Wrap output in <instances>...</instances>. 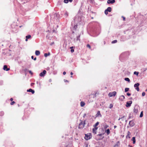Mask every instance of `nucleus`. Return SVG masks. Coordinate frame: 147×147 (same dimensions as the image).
<instances>
[{
    "instance_id": "obj_1",
    "label": "nucleus",
    "mask_w": 147,
    "mask_h": 147,
    "mask_svg": "<svg viewBox=\"0 0 147 147\" xmlns=\"http://www.w3.org/2000/svg\"><path fill=\"white\" fill-rule=\"evenodd\" d=\"M81 121V122L79 123L78 126V128L79 129H82L83 128L85 124V120H84V121H83L82 120H80Z\"/></svg>"
},
{
    "instance_id": "obj_53",
    "label": "nucleus",
    "mask_w": 147,
    "mask_h": 147,
    "mask_svg": "<svg viewBox=\"0 0 147 147\" xmlns=\"http://www.w3.org/2000/svg\"><path fill=\"white\" fill-rule=\"evenodd\" d=\"M63 74H66V72L65 71H64Z\"/></svg>"
},
{
    "instance_id": "obj_23",
    "label": "nucleus",
    "mask_w": 147,
    "mask_h": 147,
    "mask_svg": "<svg viewBox=\"0 0 147 147\" xmlns=\"http://www.w3.org/2000/svg\"><path fill=\"white\" fill-rule=\"evenodd\" d=\"M129 88H125V92H127L129 90Z\"/></svg>"
},
{
    "instance_id": "obj_38",
    "label": "nucleus",
    "mask_w": 147,
    "mask_h": 147,
    "mask_svg": "<svg viewBox=\"0 0 147 147\" xmlns=\"http://www.w3.org/2000/svg\"><path fill=\"white\" fill-rule=\"evenodd\" d=\"M70 51L71 53H73L74 52V49H71Z\"/></svg>"
},
{
    "instance_id": "obj_46",
    "label": "nucleus",
    "mask_w": 147,
    "mask_h": 147,
    "mask_svg": "<svg viewBox=\"0 0 147 147\" xmlns=\"http://www.w3.org/2000/svg\"><path fill=\"white\" fill-rule=\"evenodd\" d=\"M64 81L65 82H68V81L66 80H64Z\"/></svg>"
},
{
    "instance_id": "obj_10",
    "label": "nucleus",
    "mask_w": 147,
    "mask_h": 147,
    "mask_svg": "<svg viewBox=\"0 0 147 147\" xmlns=\"http://www.w3.org/2000/svg\"><path fill=\"white\" fill-rule=\"evenodd\" d=\"M98 127H94L92 129V132L94 134H96V130L97 129Z\"/></svg>"
},
{
    "instance_id": "obj_50",
    "label": "nucleus",
    "mask_w": 147,
    "mask_h": 147,
    "mask_svg": "<svg viewBox=\"0 0 147 147\" xmlns=\"http://www.w3.org/2000/svg\"><path fill=\"white\" fill-rule=\"evenodd\" d=\"M34 83H32L31 84V86H32L33 85H34Z\"/></svg>"
},
{
    "instance_id": "obj_9",
    "label": "nucleus",
    "mask_w": 147,
    "mask_h": 147,
    "mask_svg": "<svg viewBox=\"0 0 147 147\" xmlns=\"http://www.w3.org/2000/svg\"><path fill=\"white\" fill-rule=\"evenodd\" d=\"M124 98L125 96L123 95H121L120 96L119 100L121 101H123Z\"/></svg>"
},
{
    "instance_id": "obj_24",
    "label": "nucleus",
    "mask_w": 147,
    "mask_h": 147,
    "mask_svg": "<svg viewBox=\"0 0 147 147\" xmlns=\"http://www.w3.org/2000/svg\"><path fill=\"white\" fill-rule=\"evenodd\" d=\"M64 15H65V16L66 17H67L68 16V13L67 12H66L65 13Z\"/></svg>"
},
{
    "instance_id": "obj_52",
    "label": "nucleus",
    "mask_w": 147,
    "mask_h": 147,
    "mask_svg": "<svg viewBox=\"0 0 147 147\" xmlns=\"http://www.w3.org/2000/svg\"><path fill=\"white\" fill-rule=\"evenodd\" d=\"M101 136V134H99L97 135V136Z\"/></svg>"
},
{
    "instance_id": "obj_43",
    "label": "nucleus",
    "mask_w": 147,
    "mask_h": 147,
    "mask_svg": "<svg viewBox=\"0 0 147 147\" xmlns=\"http://www.w3.org/2000/svg\"><path fill=\"white\" fill-rule=\"evenodd\" d=\"M124 117V116H123L121 118H119V119H118V120H119L121 119H122Z\"/></svg>"
},
{
    "instance_id": "obj_35",
    "label": "nucleus",
    "mask_w": 147,
    "mask_h": 147,
    "mask_svg": "<svg viewBox=\"0 0 147 147\" xmlns=\"http://www.w3.org/2000/svg\"><path fill=\"white\" fill-rule=\"evenodd\" d=\"M145 93L143 92L142 93V96H144L145 95Z\"/></svg>"
},
{
    "instance_id": "obj_58",
    "label": "nucleus",
    "mask_w": 147,
    "mask_h": 147,
    "mask_svg": "<svg viewBox=\"0 0 147 147\" xmlns=\"http://www.w3.org/2000/svg\"><path fill=\"white\" fill-rule=\"evenodd\" d=\"M54 16H55L56 15V14H54Z\"/></svg>"
},
{
    "instance_id": "obj_48",
    "label": "nucleus",
    "mask_w": 147,
    "mask_h": 147,
    "mask_svg": "<svg viewBox=\"0 0 147 147\" xmlns=\"http://www.w3.org/2000/svg\"><path fill=\"white\" fill-rule=\"evenodd\" d=\"M73 1V0H68V1H69L70 2H71Z\"/></svg>"
},
{
    "instance_id": "obj_29",
    "label": "nucleus",
    "mask_w": 147,
    "mask_h": 147,
    "mask_svg": "<svg viewBox=\"0 0 147 147\" xmlns=\"http://www.w3.org/2000/svg\"><path fill=\"white\" fill-rule=\"evenodd\" d=\"M46 71L45 70H44L43 72H41L40 74H46Z\"/></svg>"
},
{
    "instance_id": "obj_34",
    "label": "nucleus",
    "mask_w": 147,
    "mask_h": 147,
    "mask_svg": "<svg viewBox=\"0 0 147 147\" xmlns=\"http://www.w3.org/2000/svg\"><path fill=\"white\" fill-rule=\"evenodd\" d=\"M87 47L89 48V49L91 48V47L89 44H88L87 45Z\"/></svg>"
},
{
    "instance_id": "obj_32",
    "label": "nucleus",
    "mask_w": 147,
    "mask_h": 147,
    "mask_svg": "<svg viewBox=\"0 0 147 147\" xmlns=\"http://www.w3.org/2000/svg\"><path fill=\"white\" fill-rule=\"evenodd\" d=\"M15 102L14 101H12V102L10 103V105H13L15 104Z\"/></svg>"
},
{
    "instance_id": "obj_16",
    "label": "nucleus",
    "mask_w": 147,
    "mask_h": 147,
    "mask_svg": "<svg viewBox=\"0 0 147 147\" xmlns=\"http://www.w3.org/2000/svg\"><path fill=\"white\" fill-rule=\"evenodd\" d=\"M35 55L37 56L39 55H40V53L38 51H36L35 52Z\"/></svg>"
},
{
    "instance_id": "obj_13",
    "label": "nucleus",
    "mask_w": 147,
    "mask_h": 147,
    "mask_svg": "<svg viewBox=\"0 0 147 147\" xmlns=\"http://www.w3.org/2000/svg\"><path fill=\"white\" fill-rule=\"evenodd\" d=\"M105 133H106L107 135H108L110 133V129H108L105 130Z\"/></svg>"
},
{
    "instance_id": "obj_20",
    "label": "nucleus",
    "mask_w": 147,
    "mask_h": 147,
    "mask_svg": "<svg viewBox=\"0 0 147 147\" xmlns=\"http://www.w3.org/2000/svg\"><path fill=\"white\" fill-rule=\"evenodd\" d=\"M130 133L129 131H128L127 132V135L126 136V138H127L128 137L130 138V137H129V135H130Z\"/></svg>"
},
{
    "instance_id": "obj_56",
    "label": "nucleus",
    "mask_w": 147,
    "mask_h": 147,
    "mask_svg": "<svg viewBox=\"0 0 147 147\" xmlns=\"http://www.w3.org/2000/svg\"><path fill=\"white\" fill-rule=\"evenodd\" d=\"M70 74H73V73L72 72H71Z\"/></svg>"
},
{
    "instance_id": "obj_18",
    "label": "nucleus",
    "mask_w": 147,
    "mask_h": 147,
    "mask_svg": "<svg viewBox=\"0 0 147 147\" xmlns=\"http://www.w3.org/2000/svg\"><path fill=\"white\" fill-rule=\"evenodd\" d=\"M132 140L133 141V144H135L136 143V140H135V137H133L132 138Z\"/></svg>"
},
{
    "instance_id": "obj_4",
    "label": "nucleus",
    "mask_w": 147,
    "mask_h": 147,
    "mask_svg": "<svg viewBox=\"0 0 147 147\" xmlns=\"http://www.w3.org/2000/svg\"><path fill=\"white\" fill-rule=\"evenodd\" d=\"M111 10V8L110 7H109L107 8V9H106L105 11V13L107 15L108 13V11L110 12Z\"/></svg>"
},
{
    "instance_id": "obj_45",
    "label": "nucleus",
    "mask_w": 147,
    "mask_h": 147,
    "mask_svg": "<svg viewBox=\"0 0 147 147\" xmlns=\"http://www.w3.org/2000/svg\"><path fill=\"white\" fill-rule=\"evenodd\" d=\"M10 100L11 101H12L13 100V99L12 98H11L10 99Z\"/></svg>"
},
{
    "instance_id": "obj_59",
    "label": "nucleus",
    "mask_w": 147,
    "mask_h": 147,
    "mask_svg": "<svg viewBox=\"0 0 147 147\" xmlns=\"http://www.w3.org/2000/svg\"><path fill=\"white\" fill-rule=\"evenodd\" d=\"M125 121H126V122H127V120H126Z\"/></svg>"
},
{
    "instance_id": "obj_12",
    "label": "nucleus",
    "mask_w": 147,
    "mask_h": 147,
    "mask_svg": "<svg viewBox=\"0 0 147 147\" xmlns=\"http://www.w3.org/2000/svg\"><path fill=\"white\" fill-rule=\"evenodd\" d=\"M3 69L4 70H6V71H7L9 70V68H7V66L6 65H5L4 66Z\"/></svg>"
},
{
    "instance_id": "obj_39",
    "label": "nucleus",
    "mask_w": 147,
    "mask_h": 147,
    "mask_svg": "<svg viewBox=\"0 0 147 147\" xmlns=\"http://www.w3.org/2000/svg\"><path fill=\"white\" fill-rule=\"evenodd\" d=\"M127 95L128 96H130L131 95V94L130 93H127Z\"/></svg>"
},
{
    "instance_id": "obj_30",
    "label": "nucleus",
    "mask_w": 147,
    "mask_h": 147,
    "mask_svg": "<svg viewBox=\"0 0 147 147\" xmlns=\"http://www.w3.org/2000/svg\"><path fill=\"white\" fill-rule=\"evenodd\" d=\"M143 116V111H142L141 113L140 114V117H142Z\"/></svg>"
},
{
    "instance_id": "obj_28",
    "label": "nucleus",
    "mask_w": 147,
    "mask_h": 147,
    "mask_svg": "<svg viewBox=\"0 0 147 147\" xmlns=\"http://www.w3.org/2000/svg\"><path fill=\"white\" fill-rule=\"evenodd\" d=\"M117 42V40H115L112 41V43H115Z\"/></svg>"
},
{
    "instance_id": "obj_31",
    "label": "nucleus",
    "mask_w": 147,
    "mask_h": 147,
    "mask_svg": "<svg viewBox=\"0 0 147 147\" xmlns=\"http://www.w3.org/2000/svg\"><path fill=\"white\" fill-rule=\"evenodd\" d=\"M31 58L32 59H33L34 61L36 60V57H35L34 58V56H32Z\"/></svg>"
},
{
    "instance_id": "obj_47",
    "label": "nucleus",
    "mask_w": 147,
    "mask_h": 147,
    "mask_svg": "<svg viewBox=\"0 0 147 147\" xmlns=\"http://www.w3.org/2000/svg\"><path fill=\"white\" fill-rule=\"evenodd\" d=\"M30 74H32L31 71H28Z\"/></svg>"
},
{
    "instance_id": "obj_27",
    "label": "nucleus",
    "mask_w": 147,
    "mask_h": 147,
    "mask_svg": "<svg viewBox=\"0 0 147 147\" xmlns=\"http://www.w3.org/2000/svg\"><path fill=\"white\" fill-rule=\"evenodd\" d=\"M109 125H105L104 126V129H106L108 127H109Z\"/></svg>"
},
{
    "instance_id": "obj_57",
    "label": "nucleus",
    "mask_w": 147,
    "mask_h": 147,
    "mask_svg": "<svg viewBox=\"0 0 147 147\" xmlns=\"http://www.w3.org/2000/svg\"><path fill=\"white\" fill-rule=\"evenodd\" d=\"M136 74V75L137 76H138V74Z\"/></svg>"
},
{
    "instance_id": "obj_49",
    "label": "nucleus",
    "mask_w": 147,
    "mask_h": 147,
    "mask_svg": "<svg viewBox=\"0 0 147 147\" xmlns=\"http://www.w3.org/2000/svg\"><path fill=\"white\" fill-rule=\"evenodd\" d=\"M134 74H138V72H137L136 71H134Z\"/></svg>"
},
{
    "instance_id": "obj_37",
    "label": "nucleus",
    "mask_w": 147,
    "mask_h": 147,
    "mask_svg": "<svg viewBox=\"0 0 147 147\" xmlns=\"http://www.w3.org/2000/svg\"><path fill=\"white\" fill-rule=\"evenodd\" d=\"M94 32L96 34L95 36H97L98 35L100 34V33L98 32V33H96V32Z\"/></svg>"
},
{
    "instance_id": "obj_54",
    "label": "nucleus",
    "mask_w": 147,
    "mask_h": 147,
    "mask_svg": "<svg viewBox=\"0 0 147 147\" xmlns=\"http://www.w3.org/2000/svg\"><path fill=\"white\" fill-rule=\"evenodd\" d=\"M49 81L50 82H51V79L49 80Z\"/></svg>"
},
{
    "instance_id": "obj_21",
    "label": "nucleus",
    "mask_w": 147,
    "mask_h": 147,
    "mask_svg": "<svg viewBox=\"0 0 147 147\" xmlns=\"http://www.w3.org/2000/svg\"><path fill=\"white\" fill-rule=\"evenodd\" d=\"M50 55V54L49 53H45L44 54V56L45 57H47V56H49V55Z\"/></svg>"
},
{
    "instance_id": "obj_40",
    "label": "nucleus",
    "mask_w": 147,
    "mask_h": 147,
    "mask_svg": "<svg viewBox=\"0 0 147 147\" xmlns=\"http://www.w3.org/2000/svg\"><path fill=\"white\" fill-rule=\"evenodd\" d=\"M118 145L117 144H115L114 146V147H117L118 146Z\"/></svg>"
},
{
    "instance_id": "obj_25",
    "label": "nucleus",
    "mask_w": 147,
    "mask_h": 147,
    "mask_svg": "<svg viewBox=\"0 0 147 147\" xmlns=\"http://www.w3.org/2000/svg\"><path fill=\"white\" fill-rule=\"evenodd\" d=\"M100 115V111H98L97 112V113L96 115V116H98L99 115Z\"/></svg>"
},
{
    "instance_id": "obj_17",
    "label": "nucleus",
    "mask_w": 147,
    "mask_h": 147,
    "mask_svg": "<svg viewBox=\"0 0 147 147\" xmlns=\"http://www.w3.org/2000/svg\"><path fill=\"white\" fill-rule=\"evenodd\" d=\"M85 105V103L84 102L82 101L80 102V106L82 107H84Z\"/></svg>"
},
{
    "instance_id": "obj_26",
    "label": "nucleus",
    "mask_w": 147,
    "mask_h": 147,
    "mask_svg": "<svg viewBox=\"0 0 147 147\" xmlns=\"http://www.w3.org/2000/svg\"><path fill=\"white\" fill-rule=\"evenodd\" d=\"M113 107V105L111 104L110 105L109 108L110 109H111Z\"/></svg>"
},
{
    "instance_id": "obj_3",
    "label": "nucleus",
    "mask_w": 147,
    "mask_h": 147,
    "mask_svg": "<svg viewBox=\"0 0 147 147\" xmlns=\"http://www.w3.org/2000/svg\"><path fill=\"white\" fill-rule=\"evenodd\" d=\"M139 109V107L137 105L135 106L134 109V112L136 113H137Z\"/></svg>"
},
{
    "instance_id": "obj_22",
    "label": "nucleus",
    "mask_w": 147,
    "mask_h": 147,
    "mask_svg": "<svg viewBox=\"0 0 147 147\" xmlns=\"http://www.w3.org/2000/svg\"><path fill=\"white\" fill-rule=\"evenodd\" d=\"M124 79L125 80L128 82H129L130 81L129 79L128 78H125Z\"/></svg>"
},
{
    "instance_id": "obj_41",
    "label": "nucleus",
    "mask_w": 147,
    "mask_h": 147,
    "mask_svg": "<svg viewBox=\"0 0 147 147\" xmlns=\"http://www.w3.org/2000/svg\"><path fill=\"white\" fill-rule=\"evenodd\" d=\"M75 48V47H70V49H73L74 48Z\"/></svg>"
},
{
    "instance_id": "obj_33",
    "label": "nucleus",
    "mask_w": 147,
    "mask_h": 147,
    "mask_svg": "<svg viewBox=\"0 0 147 147\" xmlns=\"http://www.w3.org/2000/svg\"><path fill=\"white\" fill-rule=\"evenodd\" d=\"M64 2L66 3H67L69 2L68 0H64Z\"/></svg>"
},
{
    "instance_id": "obj_7",
    "label": "nucleus",
    "mask_w": 147,
    "mask_h": 147,
    "mask_svg": "<svg viewBox=\"0 0 147 147\" xmlns=\"http://www.w3.org/2000/svg\"><path fill=\"white\" fill-rule=\"evenodd\" d=\"M129 124L131 127L133 126L134 125V122L133 121H130L129 123Z\"/></svg>"
},
{
    "instance_id": "obj_55",
    "label": "nucleus",
    "mask_w": 147,
    "mask_h": 147,
    "mask_svg": "<svg viewBox=\"0 0 147 147\" xmlns=\"http://www.w3.org/2000/svg\"><path fill=\"white\" fill-rule=\"evenodd\" d=\"M129 146H130V147H133L131 146H130L129 145Z\"/></svg>"
},
{
    "instance_id": "obj_51",
    "label": "nucleus",
    "mask_w": 147,
    "mask_h": 147,
    "mask_svg": "<svg viewBox=\"0 0 147 147\" xmlns=\"http://www.w3.org/2000/svg\"><path fill=\"white\" fill-rule=\"evenodd\" d=\"M116 127H117V126H116V125H115V126H114V128H116Z\"/></svg>"
},
{
    "instance_id": "obj_42",
    "label": "nucleus",
    "mask_w": 147,
    "mask_h": 147,
    "mask_svg": "<svg viewBox=\"0 0 147 147\" xmlns=\"http://www.w3.org/2000/svg\"><path fill=\"white\" fill-rule=\"evenodd\" d=\"M122 17L123 18V20L124 21H125V17H123V16H122Z\"/></svg>"
},
{
    "instance_id": "obj_44",
    "label": "nucleus",
    "mask_w": 147,
    "mask_h": 147,
    "mask_svg": "<svg viewBox=\"0 0 147 147\" xmlns=\"http://www.w3.org/2000/svg\"><path fill=\"white\" fill-rule=\"evenodd\" d=\"M90 2L92 3H93L94 2V1L93 0H90Z\"/></svg>"
},
{
    "instance_id": "obj_6",
    "label": "nucleus",
    "mask_w": 147,
    "mask_h": 147,
    "mask_svg": "<svg viewBox=\"0 0 147 147\" xmlns=\"http://www.w3.org/2000/svg\"><path fill=\"white\" fill-rule=\"evenodd\" d=\"M132 103V101L131 100H130L129 101L127 102H126V107H130Z\"/></svg>"
},
{
    "instance_id": "obj_2",
    "label": "nucleus",
    "mask_w": 147,
    "mask_h": 147,
    "mask_svg": "<svg viewBox=\"0 0 147 147\" xmlns=\"http://www.w3.org/2000/svg\"><path fill=\"white\" fill-rule=\"evenodd\" d=\"M117 92L116 91H113L112 92H110L108 94V96L109 97L115 96L116 95Z\"/></svg>"
},
{
    "instance_id": "obj_15",
    "label": "nucleus",
    "mask_w": 147,
    "mask_h": 147,
    "mask_svg": "<svg viewBox=\"0 0 147 147\" xmlns=\"http://www.w3.org/2000/svg\"><path fill=\"white\" fill-rule=\"evenodd\" d=\"M31 37V36L30 35H28L27 36H26V41H27L28 40V39H29Z\"/></svg>"
},
{
    "instance_id": "obj_14",
    "label": "nucleus",
    "mask_w": 147,
    "mask_h": 147,
    "mask_svg": "<svg viewBox=\"0 0 147 147\" xmlns=\"http://www.w3.org/2000/svg\"><path fill=\"white\" fill-rule=\"evenodd\" d=\"M27 91L28 92H31L32 94H33L34 93V90H32L31 89H30L29 90H27Z\"/></svg>"
},
{
    "instance_id": "obj_19",
    "label": "nucleus",
    "mask_w": 147,
    "mask_h": 147,
    "mask_svg": "<svg viewBox=\"0 0 147 147\" xmlns=\"http://www.w3.org/2000/svg\"><path fill=\"white\" fill-rule=\"evenodd\" d=\"M99 123L98 122H97L96 123V124L94 125V127H97V126L98 125Z\"/></svg>"
},
{
    "instance_id": "obj_36",
    "label": "nucleus",
    "mask_w": 147,
    "mask_h": 147,
    "mask_svg": "<svg viewBox=\"0 0 147 147\" xmlns=\"http://www.w3.org/2000/svg\"><path fill=\"white\" fill-rule=\"evenodd\" d=\"M45 74H40V76L41 77H43L45 76Z\"/></svg>"
},
{
    "instance_id": "obj_8",
    "label": "nucleus",
    "mask_w": 147,
    "mask_h": 147,
    "mask_svg": "<svg viewBox=\"0 0 147 147\" xmlns=\"http://www.w3.org/2000/svg\"><path fill=\"white\" fill-rule=\"evenodd\" d=\"M115 2V0H108L107 1V3L109 4L110 3H113Z\"/></svg>"
},
{
    "instance_id": "obj_5",
    "label": "nucleus",
    "mask_w": 147,
    "mask_h": 147,
    "mask_svg": "<svg viewBox=\"0 0 147 147\" xmlns=\"http://www.w3.org/2000/svg\"><path fill=\"white\" fill-rule=\"evenodd\" d=\"M139 84L138 83L135 84L134 85V87L135 88V89L138 91H139Z\"/></svg>"
},
{
    "instance_id": "obj_11",
    "label": "nucleus",
    "mask_w": 147,
    "mask_h": 147,
    "mask_svg": "<svg viewBox=\"0 0 147 147\" xmlns=\"http://www.w3.org/2000/svg\"><path fill=\"white\" fill-rule=\"evenodd\" d=\"M84 139L86 140H88L90 139V137L88 135L85 134V136L84 137Z\"/></svg>"
}]
</instances>
